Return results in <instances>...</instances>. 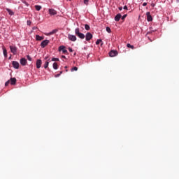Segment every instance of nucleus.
I'll use <instances>...</instances> for the list:
<instances>
[{"mask_svg":"<svg viewBox=\"0 0 179 179\" xmlns=\"http://www.w3.org/2000/svg\"><path fill=\"white\" fill-rule=\"evenodd\" d=\"M75 34H76V36H77V37H78L81 40H83L85 37V36L83 34V33L80 32V29L79 28H76L75 29Z\"/></svg>","mask_w":179,"mask_h":179,"instance_id":"f257e3e1","label":"nucleus"},{"mask_svg":"<svg viewBox=\"0 0 179 179\" xmlns=\"http://www.w3.org/2000/svg\"><path fill=\"white\" fill-rule=\"evenodd\" d=\"M10 50L14 55H16V54H17V48L16 46L10 45Z\"/></svg>","mask_w":179,"mask_h":179,"instance_id":"f03ea898","label":"nucleus"},{"mask_svg":"<svg viewBox=\"0 0 179 179\" xmlns=\"http://www.w3.org/2000/svg\"><path fill=\"white\" fill-rule=\"evenodd\" d=\"M93 38V35L90 32H87L85 35L86 41H90Z\"/></svg>","mask_w":179,"mask_h":179,"instance_id":"7ed1b4c3","label":"nucleus"},{"mask_svg":"<svg viewBox=\"0 0 179 179\" xmlns=\"http://www.w3.org/2000/svg\"><path fill=\"white\" fill-rule=\"evenodd\" d=\"M48 44H50V41H48V40L43 41L41 43V47L42 48H45V47H47V45H48Z\"/></svg>","mask_w":179,"mask_h":179,"instance_id":"20e7f679","label":"nucleus"},{"mask_svg":"<svg viewBox=\"0 0 179 179\" xmlns=\"http://www.w3.org/2000/svg\"><path fill=\"white\" fill-rule=\"evenodd\" d=\"M68 38L70 40V41H76L77 38L75 35H71V34H68Z\"/></svg>","mask_w":179,"mask_h":179,"instance_id":"39448f33","label":"nucleus"},{"mask_svg":"<svg viewBox=\"0 0 179 179\" xmlns=\"http://www.w3.org/2000/svg\"><path fill=\"white\" fill-rule=\"evenodd\" d=\"M12 65H13V68H15V69H19V66H20L19 64V62H17L16 61H13Z\"/></svg>","mask_w":179,"mask_h":179,"instance_id":"423d86ee","label":"nucleus"},{"mask_svg":"<svg viewBox=\"0 0 179 179\" xmlns=\"http://www.w3.org/2000/svg\"><path fill=\"white\" fill-rule=\"evenodd\" d=\"M48 12H49V15H50V16H54V15H57V10H55L53 8H50Z\"/></svg>","mask_w":179,"mask_h":179,"instance_id":"0eeeda50","label":"nucleus"},{"mask_svg":"<svg viewBox=\"0 0 179 179\" xmlns=\"http://www.w3.org/2000/svg\"><path fill=\"white\" fill-rule=\"evenodd\" d=\"M146 15H147L148 22H152L153 20V18L152 17V15H150V12H147Z\"/></svg>","mask_w":179,"mask_h":179,"instance_id":"6e6552de","label":"nucleus"},{"mask_svg":"<svg viewBox=\"0 0 179 179\" xmlns=\"http://www.w3.org/2000/svg\"><path fill=\"white\" fill-rule=\"evenodd\" d=\"M110 57H115L116 55H118V52L117 50H111L109 52Z\"/></svg>","mask_w":179,"mask_h":179,"instance_id":"1a4fd4ad","label":"nucleus"},{"mask_svg":"<svg viewBox=\"0 0 179 179\" xmlns=\"http://www.w3.org/2000/svg\"><path fill=\"white\" fill-rule=\"evenodd\" d=\"M42 64H43V62L41 61V59H37L36 60V68L38 69H40V68H41Z\"/></svg>","mask_w":179,"mask_h":179,"instance_id":"9d476101","label":"nucleus"},{"mask_svg":"<svg viewBox=\"0 0 179 179\" xmlns=\"http://www.w3.org/2000/svg\"><path fill=\"white\" fill-rule=\"evenodd\" d=\"M3 48V54L5 58H8V50H6V48H5V46L2 47Z\"/></svg>","mask_w":179,"mask_h":179,"instance_id":"9b49d317","label":"nucleus"},{"mask_svg":"<svg viewBox=\"0 0 179 179\" xmlns=\"http://www.w3.org/2000/svg\"><path fill=\"white\" fill-rule=\"evenodd\" d=\"M20 62L21 65H22L23 66H25L26 64H27V60H26V59H24V58H22L20 60Z\"/></svg>","mask_w":179,"mask_h":179,"instance_id":"f8f14e48","label":"nucleus"},{"mask_svg":"<svg viewBox=\"0 0 179 179\" xmlns=\"http://www.w3.org/2000/svg\"><path fill=\"white\" fill-rule=\"evenodd\" d=\"M121 17H122V15H121L120 13L117 14V15L115 17V22H120V19H121Z\"/></svg>","mask_w":179,"mask_h":179,"instance_id":"ddd939ff","label":"nucleus"},{"mask_svg":"<svg viewBox=\"0 0 179 179\" xmlns=\"http://www.w3.org/2000/svg\"><path fill=\"white\" fill-rule=\"evenodd\" d=\"M41 40H44V37L40 36V35H36V41H41Z\"/></svg>","mask_w":179,"mask_h":179,"instance_id":"4468645a","label":"nucleus"},{"mask_svg":"<svg viewBox=\"0 0 179 179\" xmlns=\"http://www.w3.org/2000/svg\"><path fill=\"white\" fill-rule=\"evenodd\" d=\"M10 85H16V78H10Z\"/></svg>","mask_w":179,"mask_h":179,"instance_id":"2eb2a0df","label":"nucleus"},{"mask_svg":"<svg viewBox=\"0 0 179 179\" xmlns=\"http://www.w3.org/2000/svg\"><path fill=\"white\" fill-rule=\"evenodd\" d=\"M6 10L10 16H13V15H15V13H13V11H12V10H10L9 8H6Z\"/></svg>","mask_w":179,"mask_h":179,"instance_id":"dca6fc26","label":"nucleus"},{"mask_svg":"<svg viewBox=\"0 0 179 179\" xmlns=\"http://www.w3.org/2000/svg\"><path fill=\"white\" fill-rule=\"evenodd\" d=\"M41 6H38V5H36L35 6V9H36V10H41Z\"/></svg>","mask_w":179,"mask_h":179,"instance_id":"f3484780","label":"nucleus"},{"mask_svg":"<svg viewBox=\"0 0 179 179\" xmlns=\"http://www.w3.org/2000/svg\"><path fill=\"white\" fill-rule=\"evenodd\" d=\"M48 65H50V62H45V64H44L45 69H47V68H48Z\"/></svg>","mask_w":179,"mask_h":179,"instance_id":"a211bd4d","label":"nucleus"},{"mask_svg":"<svg viewBox=\"0 0 179 179\" xmlns=\"http://www.w3.org/2000/svg\"><path fill=\"white\" fill-rule=\"evenodd\" d=\"M53 69L55 70L58 69V64L57 62L53 63Z\"/></svg>","mask_w":179,"mask_h":179,"instance_id":"6ab92c4d","label":"nucleus"},{"mask_svg":"<svg viewBox=\"0 0 179 179\" xmlns=\"http://www.w3.org/2000/svg\"><path fill=\"white\" fill-rule=\"evenodd\" d=\"M127 47L128 48H131V50H134V45H131L129 44V43H127Z\"/></svg>","mask_w":179,"mask_h":179,"instance_id":"aec40b11","label":"nucleus"},{"mask_svg":"<svg viewBox=\"0 0 179 179\" xmlns=\"http://www.w3.org/2000/svg\"><path fill=\"white\" fill-rule=\"evenodd\" d=\"M85 30H90V26H89V24H85Z\"/></svg>","mask_w":179,"mask_h":179,"instance_id":"412c9836","label":"nucleus"},{"mask_svg":"<svg viewBox=\"0 0 179 179\" xmlns=\"http://www.w3.org/2000/svg\"><path fill=\"white\" fill-rule=\"evenodd\" d=\"M65 49V46H59V51H63Z\"/></svg>","mask_w":179,"mask_h":179,"instance_id":"4be33fe9","label":"nucleus"},{"mask_svg":"<svg viewBox=\"0 0 179 179\" xmlns=\"http://www.w3.org/2000/svg\"><path fill=\"white\" fill-rule=\"evenodd\" d=\"M101 39H98L96 41V45H99V44H100V43H101Z\"/></svg>","mask_w":179,"mask_h":179,"instance_id":"5701e85b","label":"nucleus"},{"mask_svg":"<svg viewBox=\"0 0 179 179\" xmlns=\"http://www.w3.org/2000/svg\"><path fill=\"white\" fill-rule=\"evenodd\" d=\"M106 31H107L108 33H111V29H110V27H106Z\"/></svg>","mask_w":179,"mask_h":179,"instance_id":"b1692460","label":"nucleus"},{"mask_svg":"<svg viewBox=\"0 0 179 179\" xmlns=\"http://www.w3.org/2000/svg\"><path fill=\"white\" fill-rule=\"evenodd\" d=\"M62 52H63V54H67L68 50H66V49H63Z\"/></svg>","mask_w":179,"mask_h":179,"instance_id":"393cba45","label":"nucleus"},{"mask_svg":"<svg viewBox=\"0 0 179 179\" xmlns=\"http://www.w3.org/2000/svg\"><path fill=\"white\" fill-rule=\"evenodd\" d=\"M73 71H78V67H73L71 69V72H73Z\"/></svg>","mask_w":179,"mask_h":179,"instance_id":"a878e982","label":"nucleus"},{"mask_svg":"<svg viewBox=\"0 0 179 179\" xmlns=\"http://www.w3.org/2000/svg\"><path fill=\"white\" fill-rule=\"evenodd\" d=\"M127 15L125 14L122 17V20H125V17H127Z\"/></svg>","mask_w":179,"mask_h":179,"instance_id":"bb28decb","label":"nucleus"},{"mask_svg":"<svg viewBox=\"0 0 179 179\" xmlns=\"http://www.w3.org/2000/svg\"><path fill=\"white\" fill-rule=\"evenodd\" d=\"M27 58L28 61H31V57H30V55H27Z\"/></svg>","mask_w":179,"mask_h":179,"instance_id":"cd10ccee","label":"nucleus"},{"mask_svg":"<svg viewBox=\"0 0 179 179\" xmlns=\"http://www.w3.org/2000/svg\"><path fill=\"white\" fill-rule=\"evenodd\" d=\"M52 61H59V59L53 57V58L52 59Z\"/></svg>","mask_w":179,"mask_h":179,"instance_id":"c85d7f7f","label":"nucleus"},{"mask_svg":"<svg viewBox=\"0 0 179 179\" xmlns=\"http://www.w3.org/2000/svg\"><path fill=\"white\" fill-rule=\"evenodd\" d=\"M55 33H57V30H53L49 34H54Z\"/></svg>","mask_w":179,"mask_h":179,"instance_id":"c756f323","label":"nucleus"},{"mask_svg":"<svg viewBox=\"0 0 179 179\" xmlns=\"http://www.w3.org/2000/svg\"><path fill=\"white\" fill-rule=\"evenodd\" d=\"M9 83H10V80L6 82L5 86H8V85H9Z\"/></svg>","mask_w":179,"mask_h":179,"instance_id":"7c9ffc66","label":"nucleus"},{"mask_svg":"<svg viewBox=\"0 0 179 179\" xmlns=\"http://www.w3.org/2000/svg\"><path fill=\"white\" fill-rule=\"evenodd\" d=\"M85 5H89V1H84Z\"/></svg>","mask_w":179,"mask_h":179,"instance_id":"2f4dec72","label":"nucleus"},{"mask_svg":"<svg viewBox=\"0 0 179 179\" xmlns=\"http://www.w3.org/2000/svg\"><path fill=\"white\" fill-rule=\"evenodd\" d=\"M69 51L70 52H73V50H72L71 48H69Z\"/></svg>","mask_w":179,"mask_h":179,"instance_id":"473e14b6","label":"nucleus"},{"mask_svg":"<svg viewBox=\"0 0 179 179\" xmlns=\"http://www.w3.org/2000/svg\"><path fill=\"white\" fill-rule=\"evenodd\" d=\"M59 76H61V74H56L55 76V78H59Z\"/></svg>","mask_w":179,"mask_h":179,"instance_id":"72a5a7b5","label":"nucleus"},{"mask_svg":"<svg viewBox=\"0 0 179 179\" xmlns=\"http://www.w3.org/2000/svg\"><path fill=\"white\" fill-rule=\"evenodd\" d=\"M123 9H124L125 10H128V7H127V6H124L123 7Z\"/></svg>","mask_w":179,"mask_h":179,"instance_id":"f704fd0d","label":"nucleus"},{"mask_svg":"<svg viewBox=\"0 0 179 179\" xmlns=\"http://www.w3.org/2000/svg\"><path fill=\"white\" fill-rule=\"evenodd\" d=\"M45 59L46 62H48V61H50V59H48V57H45Z\"/></svg>","mask_w":179,"mask_h":179,"instance_id":"c9c22d12","label":"nucleus"},{"mask_svg":"<svg viewBox=\"0 0 179 179\" xmlns=\"http://www.w3.org/2000/svg\"><path fill=\"white\" fill-rule=\"evenodd\" d=\"M27 24H28L29 26H30V24H31V21H27Z\"/></svg>","mask_w":179,"mask_h":179,"instance_id":"e433bc0d","label":"nucleus"},{"mask_svg":"<svg viewBox=\"0 0 179 179\" xmlns=\"http://www.w3.org/2000/svg\"><path fill=\"white\" fill-rule=\"evenodd\" d=\"M146 5H148V3H143V6H146Z\"/></svg>","mask_w":179,"mask_h":179,"instance_id":"4c0bfd02","label":"nucleus"},{"mask_svg":"<svg viewBox=\"0 0 179 179\" xmlns=\"http://www.w3.org/2000/svg\"><path fill=\"white\" fill-rule=\"evenodd\" d=\"M119 10H122V7H119Z\"/></svg>","mask_w":179,"mask_h":179,"instance_id":"58836bf2","label":"nucleus"},{"mask_svg":"<svg viewBox=\"0 0 179 179\" xmlns=\"http://www.w3.org/2000/svg\"><path fill=\"white\" fill-rule=\"evenodd\" d=\"M151 6L153 7H155V3H151Z\"/></svg>","mask_w":179,"mask_h":179,"instance_id":"ea45409f","label":"nucleus"},{"mask_svg":"<svg viewBox=\"0 0 179 179\" xmlns=\"http://www.w3.org/2000/svg\"><path fill=\"white\" fill-rule=\"evenodd\" d=\"M62 58H64V59H66V57H65V56H62Z\"/></svg>","mask_w":179,"mask_h":179,"instance_id":"a19ab883","label":"nucleus"},{"mask_svg":"<svg viewBox=\"0 0 179 179\" xmlns=\"http://www.w3.org/2000/svg\"><path fill=\"white\" fill-rule=\"evenodd\" d=\"M59 74H60V75L62 74V71H60V73H59Z\"/></svg>","mask_w":179,"mask_h":179,"instance_id":"79ce46f5","label":"nucleus"},{"mask_svg":"<svg viewBox=\"0 0 179 179\" xmlns=\"http://www.w3.org/2000/svg\"><path fill=\"white\" fill-rule=\"evenodd\" d=\"M150 41L152 43V41L150 39Z\"/></svg>","mask_w":179,"mask_h":179,"instance_id":"37998d69","label":"nucleus"},{"mask_svg":"<svg viewBox=\"0 0 179 179\" xmlns=\"http://www.w3.org/2000/svg\"><path fill=\"white\" fill-rule=\"evenodd\" d=\"M65 68L66 69V68H68V66H66Z\"/></svg>","mask_w":179,"mask_h":179,"instance_id":"c03bdc74","label":"nucleus"},{"mask_svg":"<svg viewBox=\"0 0 179 179\" xmlns=\"http://www.w3.org/2000/svg\"><path fill=\"white\" fill-rule=\"evenodd\" d=\"M24 3H26V1H24Z\"/></svg>","mask_w":179,"mask_h":179,"instance_id":"a18cd8bd","label":"nucleus"},{"mask_svg":"<svg viewBox=\"0 0 179 179\" xmlns=\"http://www.w3.org/2000/svg\"><path fill=\"white\" fill-rule=\"evenodd\" d=\"M9 59H10V57H9Z\"/></svg>","mask_w":179,"mask_h":179,"instance_id":"49530a36","label":"nucleus"},{"mask_svg":"<svg viewBox=\"0 0 179 179\" xmlns=\"http://www.w3.org/2000/svg\"><path fill=\"white\" fill-rule=\"evenodd\" d=\"M84 1H88V0H84Z\"/></svg>","mask_w":179,"mask_h":179,"instance_id":"de8ad7c7","label":"nucleus"}]
</instances>
